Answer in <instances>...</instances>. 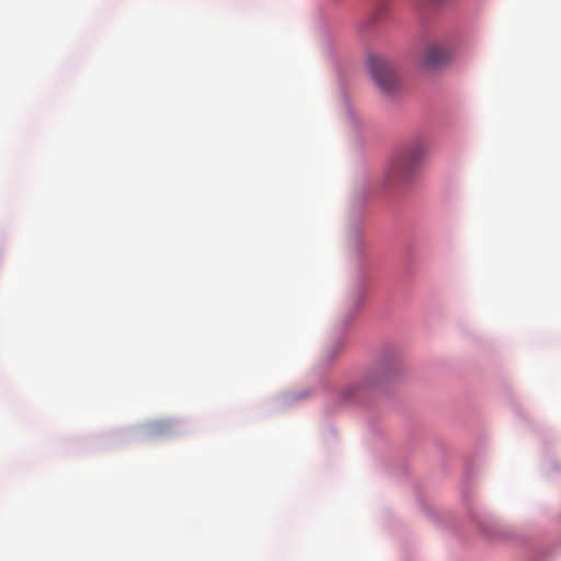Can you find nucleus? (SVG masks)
<instances>
[{
    "mask_svg": "<svg viewBox=\"0 0 561 561\" xmlns=\"http://www.w3.org/2000/svg\"><path fill=\"white\" fill-rule=\"evenodd\" d=\"M368 67L377 85L385 92H390L397 82L393 66L381 56H369Z\"/></svg>",
    "mask_w": 561,
    "mask_h": 561,
    "instance_id": "7ed1b4c3",
    "label": "nucleus"
},
{
    "mask_svg": "<svg viewBox=\"0 0 561 561\" xmlns=\"http://www.w3.org/2000/svg\"><path fill=\"white\" fill-rule=\"evenodd\" d=\"M453 55L450 45L446 41H435L426 45L422 62L425 67L434 69L445 65Z\"/></svg>",
    "mask_w": 561,
    "mask_h": 561,
    "instance_id": "20e7f679",
    "label": "nucleus"
},
{
    "mask_svg": "<svg viewBox=\"0 0 561 561\" xmlns=\"http://www.w3.org/2000/svg\"><path fill=\"white\" fill-rule=\"evenodd\" d=\"M427 153L424 140L415 139L402 151L394 154L383 169V182L388 186H399L411 182L422 170Z\"/></svg>",
    "mask_w": 561,
    "mask_h": 561,
    "instance_id": "f257e3e1",
    "label": "nucleus"
},
{
    "mask_svg": "<svg viewBox=\"0 0 561 561\" xmlns=\"http://www.w3.org/2000/svg\"><path fill=\"white\" fill-rule=\"evenodd\" d=\"M388 371L378 366L367 370L360 378L347 385L342 396L347 401L366 402L377 394L386 383Z\"/></svg>",
    "mask_w": 561,
    "mask_h": 561,
    "instance_id": "f03ea898",
    "label": "nucleus"
}]
</instances>
